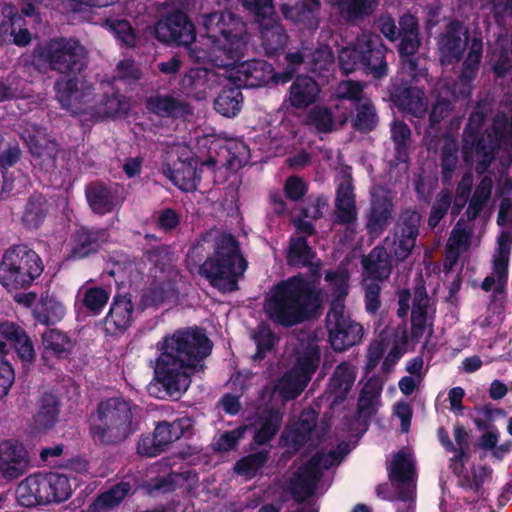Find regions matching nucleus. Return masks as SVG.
<instances>
[{
	"instance_id": "nucleus-13",
	"label": "nucleus",
	"mask_w": 512,
	"mask_h": 512,
	"mask_svg": "<svg viewBox=\"0 0 512 512\" xmlns=\"http://www.w3.org/2000/svg\"><path fill=\"white\" fill-rule=\"evenodd\" d=\"M319 363V351L315 344L297 352L296 362L292 370L283 376L273 391V397L278 395L284 400L297 397L310 381Z\"/></svg>"
},
{
	"instance_id": "nucleus-41",
	"label": "nucleus",
	"mask_w": 512,
	"mask_h": 512,
	"mask_svg": "<svg viewBox=\"0 0 512 512\" xmlns=\"http://www.w3.org/2000/svg\"><path fill=\"white\" fill-rule=\"evenodd\" d=\"M104 232L79 230L73 239L71 253L74 258H83L95 252L103 241Z\"/></svg>"
},
{
	"instance_id": "nucleus-57",
	"label": "nucleus",
	"mask_w": 512,
	"mask_h": 512,
	"mask_svg": "<svg viewBox=\"0 0 512 512\" xmlns=\"http://www.w3.org/2000/svg\"><path fill=\"white\" fill-rule=\"evenodd\" d=\"M307 121L319 132H329L335 125L330 111L325 107H315L309 113Z\"/></svg>"
},
{
	"instance_id": "nucleus-34",
	"label": "nucleus",
	"mask_w": 512,
	"mask_h": 512,
	"mask_svg": "<svg viewBox=\"0 0 512 512\" xmlns=\"http://www.w3.org/2000/svg\"><path fill=\"white\" fill-rule=\"evenodd\" d=\"M193 427V421L189 417H182L172 423L162 422L159 423L155 430L154 435L158 441V445L164 449L172 442L178 440L181 436L189 433Z\"/></svg>"
},
{
	"instance_id": "nucleus-61",
	"label": "nucleus",
	"mask_w": 512,
	"mask_h": 512,
	"mask_svg": "<svg viewBox=\"0 0 512 512\" xmlns=\"http://www.w3.org/2000/svg\"><path fill=\"white\" fill-rule=\"evenodd\" d=\"M254 340L257 346L255 359H263L265 352L270 350L275 342V337L272 335L270 329L265 325H260L257 332L254 334Z\"/></svg>"
},
{
	"instance_id": "nucleus-20",
	"label": "nucleus",
	"mask_w": 512,
	"mask_h": 512,
	"mask_svg": "<svg viewBox=\"0 0 512 512\" xmlns=\"http://www.w3.org/2000/svg\"><path fill=\"white\" fill-rule=\"evenodd\" d=\"M467 41V31L462 24L458 22L450 24L439 42L441 63L448 65L459 61L466 49Z\"/></svg>"
},
{
	"instance_id": "nucleus-63",
	"label": "nucleus",
	"mask_w": 512,
	"mask_h": 512,
	"mask_svg": "<svg viewBox=\"0 0 512 512\" xmlns=\"http://www.w3.org/2000/svg\"><path fill=\"white\" fill-rule=\"evenodd\" d=\"M333 53L328 46H321L312 55L309 62V67L312 71L325 70L333 63Z\"/></svg>"
},
{
	"instance_id": "nucleus-24",
	"label": "nucleus",
	"mask_w": 512,
	"mask_h": 512,
	"mask_svg": "<svg viewBox=\"0 0 512 512\" xmlns=\"http://www.w3.org/2000/svg\"><path fill=\"white\" fill-rule=\"evenodd\" d=\"M0 336L14 347L23 362H31L34 360L35 351L33 344L29 336L18 324L11 321L0 322Z\"/></svg>"
},
{
	"instance_id": "nucleus-4",
	"label": "nucleus",
	"mask_w": 512,
	"mask_h": 512,
	"mask_svg": "<svg viewBox=\"0 0 512 512\" xmlns=\"http://www.w3.org/2000/svg\"><path fill=\"white\" fill-rule=\"evenodd\" d=\"M321 301L313 281L301 276L275 285L266 295L264 312L273 322L292 326L308 318Z\"/></svg>"
},
{
	"instance_id": "nucleus-23",
	"label": "nucleus",
	"mask_w": 512,
	"mask_h": 512,
	"mask_svg": "<svg viewBox=\"0 0 512 512\" xmlns=\"http://www.w3.org/2000/svg\"><path fill=\"white\" fill-rule=\"evenodd\" d=\"M320 87L308 76H298L289 88L287 102L296 109H306L316 103L320 96Z\"/></svg>"
},
{
	"instance_id": "nucleus-56",
	"label": "nucleus",
	"mask_w": 512,
	"mask_h": 512,
	"mask_svg": "<svg viewBox=\"0 0 512 512\" xmlns=\"http://www.w3.org/2000/svg\"><path fill=\"white\" fill-rule=\"evenodd\" d=\"M482 54V43L476 39L471 42L468 56L464 62V69L461 75V80L464 82L471 81L478 69V64Z\"/></svg>"
},
{
	"instance_id": "nucleus-46",
	"label": "nucleus",
	"mask_w": 512,
	"mask_h": 512,
	"mask_svg": "<svg viewBox=\"0 0 512 512\" xmlns=\"http://www.w3.org/2000/svg\"><path fill=\"white\" fill-rule=\"evenodd\" d=\"M281 423V415L278 411H269L261 416L256 424L255 441L259 444L269 441L278 431Z\"/></svg>"
},
{
	"instance_id": "nucleus-49",
	"label": "nucleus",
	"mask_w": 512,
	"mask_h": 512,
	"mask_svg": "<svg viewBox=\"0 0 512 512\" xmlns=\"http://www.w3.org/2000/svg\"><path fill=\"white\" fill-rule=\"evenodd\" d=\"M373 197L375 194L373 193ZM391 215V204L390 201L384 199L379 201L374 198L372 202V210L368 221V228L371 233H378L388 224V220Z\"/></svg>"
},
{
	"instance_id": "nucleus-30",
	"label": "nucleus",
	"mask_w": 512,
	"mask_h": 512,
	"mask_svg": "<svg viewBox=\"0 0 512 512\" xmlns=\"http://www.w3.org/2000/svg\"><path fill=\"white\" fill-rule=\"evenodd\" d=\"M335 214L337 221L340 223H350L356 218L355 197L349 177H345L343 181L339 183L336 195Z\"/></svg>"
},
{
	"instance_id": "nucleus-21",
	"label": "nucleus",
	"mask_w": 512,
	"mask_h": 512,
	"mask_svg": "<svg viewBox=\"0 0 512 512\" xmlns=\"http://www.w3.org/2000/svg\"><path fill=\"white\" fill-rule=\"evenodd\" d=\"M220 75L207 68H195L189 70L181 80L183 91L197 99L203 100L209 92L219 83Z\"/></svg>"
},
{
	"instance_id": "nucleus-6",
	"label": "nucleus",
	"mask_w": 512,
	"mask_h": 512,
	"mask_svg": "<svg viewBox=\"0 0 512 512\" xmlns=\"http://www.w3.org/2000/svg\"><path fill=\"white\" fill-rule=\"evenodd\" d=\"M73 471L79 474L87 471V463L78 461L73 464L70 474L48 473L32 474L22 480L16 490V497L20 505L34 506L37 504H49L64 502L70 498L73 491V485L70 481L74 480V486L77 485V479Z\"/></svg>"
},
{
	"instance_id": "nucleus-59",
	"label": "nucleus",
	"mask_w": 512,
	"mask_h": 512,
	"mask_svg": "<svg viewBox=\"0 0 512 512\" xmlns=\"http://www.w3.org/2000/svg\"><path fill=\"white\" fill-rule=\"evenodd\" d=\"M376 123L374 108L369 100L362 101L357 106V115L354 126L363 131L371 130Z\"/></svg>"
},
{
	"instance_id": "nucleus-45",
	"label": "nucleus",
	"mask_w": 512,
	"mask_h": 512,
	"mask_svg": "<svg viewBox=\"0 0 512 512\" xmlns=\"http://www.w3.org/2000/svg\"><path fill=\"white\" fill-rule=\"evenodd\" d=\"M48 212L47 201L42 196H36L26 203L22 220L28 227L37 228L45 219Z\"/></svg>"
},
{
	"instance_id": "nucleus-16",
	"label": "nucleus",
	"mask_w": 512,
	"mask_h": 512,
	"mask_svg": "<svg viewBox=\"0 0 512 512\" xmlns=\"http://www.w3.org/2000/svg\"><path fill=\"white\" fill-rule=\"evenodd\" d=\"M85 49L75 40H53L40 50V57L61 73L80 71L84 66Z\"/></svg>"
},
{
	"instance_id": "nucleus-47",
	"label": "nucleus",
	"mask_w": 512,
	"mask_h": 512,
	"mask_svg": "<svg viewBox=\"0 0 512 512\" xmlns=\"http://www.w3.org/2000/svg\"><path fill=\"white\" fill-rule=\"evenodd\" d=\"M45 350L57 357H65L72 349V342L67 335L58 330H49L43 335Z\"/></svg>"
},
{
	"instance_id": "nucleus-5",
	"label": "nucleus",
	"mask_w": 512,
	"mask_h": 512,
	"mask_svg": "<svg viewBox=\"0 0 512 512\" xmlns=\"http://www.w3.org/2000/svg\"><path fill=\"white\" fill-rule=\"evenodd\" d=\"M104 96L96 97L86 81L79 77H63L55 84L60 105L73 114L90 113L99 118L127 114L130 101L120 96L109 83L101 85Z\"/></svg>"
},
{
	"instance_id": "nucleus-1",
	"label": "nucleus",
	"mask_w": 512,
	"mask_h": 512,
	"mask_svg": "<svg viewBox=\"0 0 512 512\" xmlns=\"http://www.w3.org/2000/svg\"><path fill=\"white\" fill-rule=\"evenodd\" d=\"M203 27L211 50L202 54L192 53L197 61H210L224 69L223 77L237 86L259 87L269 81L285 83L292 77V71L283 77L275 75L270 64L263 60L239 62L245 47L244 25L232 13H212L203 19Z\"/></svg>"
},
{
	"instance_id": "nucleus-62",
	"label": "nucleus",
	"mask_w": 512,
	"mask_h": 512,
	"mask_svg": "<svg viewBox=\"0 0 512 512\" xmlns=\"http://www.w3.org/2000/svg\"><path fill=\"white\" fill-rule=\"evenodd\" d=\"M107 25L115 36L124 44L132 46L135 44V35L129 22L125 20L108 21Z\"/></svg>"
},
{
	"instance_id": "nucleus-35",
	"label": "nucleus",
	"mask_w": 512,
	"mask_h": 512,
	"mask_svg": "<svg viewBox=\"0 0 512 512\" xmlns=\"http://www.w3.org/2000/svg\"><path fill=\"white\" fill-rule=\"evenodd\" d=\"M66 309L53 295H43L33 309L34 318L41 324H54L65 315Z\"/></svg>"
},
{
	"instance_id": "nucleus-9",
	"label": "nucleus",
	"mask_w": 512,
	"mask_h": 512,
	"mask_svg": "<svg viewBox=\"0 0 512 512\" xmlns=\"http://www.w3.org/2000/svg\"><path fill=\"white\" fill-rule=\"evenodd\" d=\"M348 278L347 271L343 269L326 273V280L336 293V299L332 302L326 319L329 341L336 351H343L357 344L363 335L362 326L351 320L344 311L343 297L347 294Z\"/></svg>"
},
{
	"instance_id": "nucleus-26",
	"label": "nucleus",
	"mask_w": 512,
	"mask_h": 512,
	"mask_svg": "<svg viewBox=\"0 0 512 512\" xmlns=\"http://www.w3.org/2000/svg\"><path fill=\"white\" fill-rule=\"evenodd\" d=\"M355 378L356 372L352 365L342 363L337 366L327 390L328 398L331 399L333 404L342 401L346 397L354 384Z\"/></svg>"
},
{
	"instance_id": "nucleus-54",
	"label": "nucleus",
	"mask_w": 512,
	"mask_h": 512,
	"mask_svg": "<svg viewBox=\"0 0 512 512\" xmlns=\"http://www.w3.org/2000/svg\"><path fill=\"white\" fill-rule=\"evenodd\" d=\"M267 461V453L259 452L239 460L235 465V472L245 478L253 477Z\"/></svg>"
},
{
	"instance_id": "nucleus-55",
	"label": "nucleus",
	"mask_w": 512,
	"mask_h": 512,
	"mask_svg": "<svg viewBox=\"0 0 512 512\" xmlns=\"http://www.w3.org/2000/svg\"><path fill=\"white\" fill-rule=\"evenodd\" d=\"M274 0H241L242 6L252 13L259 23L276 16Z\"/></svg>"
},
{
	"instance_id": "nucleus-36",
	"label": "nucleus",
	"mask_w": 512,
	"mask_h": 512,
	"mask_svg": "<svg viewBox=\"0 0 512 512\" xmlns=\"http://www.w3.org/2000/svg\"><path fill=\"white\" fill-rule=\"evenodd\" d=\"M382 382L378 378L369 379L362 388L358 410L360 417L368 418L376 413L380 405Z\"/></svg>"
},
{
	"instance_id": "nucleus-3",
	"label": "nucleus",
	"mask_w": 512,
	"mask_h": 512,
	"mask_svg": "<svg viewBox=\"0 0 512 512\" xmlns=\"http://www.w3.org/2000/svg\"><path fill=\"white\" fill-rule=\"evenodd\" d=\"M211 249L212 253L200 267V274L222 292L236 290L238 279L247 267L237 241L231 235L209 232L194 244L189 257L196 260Z\"/></svg>"
},
{
	"instance_id": "nucleus-7",
	"label": "nucleus",
	"mask_w": 512,
	"mask_h": 512,
	"mask_svg": "<svg viewBox=\"0 0 512 512\" xmlns=\"http://www.w3.org/2000/svg\"><path fill=\"white\" fill-rule=\"evenodd\" d=\"M137 429L136 407L122 397L102 401L90 418V432L102 443L121 442Z\"/></svg>"
},
{
	"instance_id": "nucleus-48",
	"label": "nucleus",
	"mask_w": 512,
	"mask_h": 512,
	"mask_svg": "<svg viewBox=\"0 0 512 512\" xmlns=\"http://www.w3.org/2000/svg\"><path fill=\"white\" fill-rule=\"evenodd\" d=\"M196 162L189 160L181 162L172 175V180L183 191H192L196 189L197 170Z\"/></svg>"
},
{
	"instance_id": "nucleus-28",
	"label": "nucleus",
	"mask_w": 512,
	"mask_h": 512,
	"mask_svg": "<svg viewBox=\"0 0 512 512\" xmlns=\"http://www.w3.org/2000/svg\"><path fill=\"white\" fill-rule=\"evenodd\" d=\"M392 96L394 103L404 112L415 117H421L427 112V100L418 88L398 89Z\"/></svg>"
},
{
	"instance_id": "nucleus-27",
	"label": "nucleus",
	"mask_w": 512,
	"mask_h": 512,
	"mask_svg": "<svg viewBox=\"0 0 512 512\" xmlns=\"http://www.w3.org/2000/svg\"><path fill=\"white\" fill-rule=\"evenodd\" d=\"M2 15L4 17L0 24V33L2 35H11L14 37V43L18 46L29 44L31 37L28 30L23 29V19L18 14L16 7L10 4L2 6Z\"/></svg>"
},
{
	"instance_id": "nucleus-64",
	"label": "nucleus",
	"mask_w": 512,
	"mask_h": 512,
	"mask_svg": "<svg viewBox=\"0 0 512 512\" xmlns=\"http://www.w3.org/2000/svg\"><path fill=\"white\" fill-rule=\"evenodd\" d=\"M451 202L450 193L447 191H442L438 194L436 201L433 205L431 215L429 217V225L431 227L437 226L439 221L445 215L449 205Z\"/></svg>"
},
{
	"instance_id": "nucleus-39",
	"label": "nucleus",
	"mask_w": 512,
	"mask_h": 512,
	"mask_svg": "<svg viewBox=\"0 0 512 512\" xmlns=\"http://www.w3.org/2000/svg\"><path fill=\"white\" fill-rule=\"evenodd\" d=\"M77 297L87 310L99 314L107 304L110 293L102 287L93 286L91 281H88L79 288Z\"/></svg>"
},
{
	"instance_id": "nucleus-32",
	"label": "nucleus",
	"mask_w": 512,
	"mask_h": 512,
	"mask_svg": "<svg viewBox=\"0 0 512 512\" xmlns=\"http://www.w3.org/2000/svg\"><path fill=\"white\" fill-rule=\"evenodd\" d=\"M320 9L319 0H301L296 6L282 5L280 10L286 19L296 23H304L308 27L317 25V14Z\"/></svg>"
},
{
	"instance_id": "nucleus-42",
	"label": "nucleus",
	"mask_w": 512,
	"mask_h": 512,
	"mask_svg": "<svg viewBox=\"0 0 512 512\" xmlns=\"http://www.w3.org/2000/svg\"><path fill=\"white\" fill-rule=\"evenodd\" d=\"M262 40L267 53H275L278 49L283 47L286 42V36L282 27L278 24L276 16L261 22Z\"/></svg>"
},
{
	"instance_id": "nucleus-40",
	"label": "nucleus",
	"mask_w": 512,
	"mask_h": 512,
	"mask_svg": "<svg viewBox=\"0 0 512 512\" xmlns=\"http://www.w3.org/2000/svg\"><path fill=\"white\" fill-rule=\"evenodd\" d=\"M336 7L340 15L348 20H356L372 13L378 0H327Z\"/></svg>"
},
{
	"instance_id": "nucleus-15",
	"label": "nucleus",
	"mask_w": 512,
	"mask_h": 512,
	"mask_svg": "<svg viewBox=\"0 0 512 512\" xmlns=\"http://www.w3.org/2000/svg\"><path fill=\"white\" fill-rule=\"evenodd\" d=\"M483 116L480 113L471 115L464 138L463 156L465 162L469 165H475L478 173H483L490 165L496 147L502 139V134L495 132L493 136L487 135V138L477 139L476 131L482 122Z\"/></svg>"
},
{
	"instance_id": "nucleus-43",
	"label": "nucleus",
	"mask_w": 512,
	"mask_h": 512,
	"mask_svg": "<svg viewBox=\"0 0 512 512\" xmlns=\"http://www.w3.org/2000/svg\"><path fill=\"white\" fill-rule=\"evenodd\" d=\"M243 102L239 88L224 89L214 102L215 110L223 116L234 117L241 110Z\"/></svg>"
},
{
	"instance_id": "nucleus-52",
	"label": "nucleus",
	"mask_w": 512,
	"mask_h": 512,
	"mask_svg": "<svg viewBox=\"0 0 512 512\" xmlns=\"http://www.w3.org/2000/svg\"><path fill=\"white\" fill-rule=\"evenodd\" d=\"M157 472H158L157 466L151 467L148 470V477L151 480V483H148L146 485L148 492H151L154 489L164 488L167 485L168 481L170 484H173V485H182V482L189 481L190 479H194L196 477L195 474H192L191 472H187L185 476L182 474L171 473L168 475V479H166L164 475L160 476L159 478H154V476L157 474Z\"/></svg>"
},
{
	"instance_id": "nucleus-51",
	"label": "nucleus",
	"mask_w": 512,
	"mask_h": 512,
	"mask_svg": "<svg viewBox=\"0 0 512 512\" xmlns=\"http://www.w3.org/2000/svg\"><path fill=\"white\" fill-rule=\"evenodd\" d=\"M58 416V405L54 396L48 395L42 399L41 406L35 415V423L39 428L53 425Z\"/></svg>"
},
{
	"instance_id": "nucleus-10",
	"label": "nucleus",
	"mask_w": 512,
	"mask_h": 512,
	"mask_svg": "<svg viewBox=\"0 0 512 512\" xmlns=\"http://www.w3.org/2000/svg\"><path fill=\"white\" fill-rule=\"evenodd\" d=\"M43 271L39 255L25 245H16L2 256L0 261V283L8 291L30 286Z\"/></svg>"
},
{
	"instance_id": "nucleus-18",
	"label": "nucleus",
	"mask_w": 512,
	"mask_h": 512,
	"mask_svg": "<svg viewBox=\"0 0 512 512\" xmlns=\"http://www.w3.org/2000/svg\"><path fill=\"white\" fill-rule=\"evenodd\" d=\"M154 34L162 43L179 46L190 45L196 37L194 25L180 11L162 17L154 27Z\"/></svg>"
},
{
	"instance_id": "nucleus-22",
	"label": "nucleus",
	"mask_w": 512,
	"mask_h": 512,
	"mask_svg": "<svg viewBox=\"0 0 512 512\" xmlns=\"http://www.w3.org/2000/svg\"><path fill=\"white\" fill-rule=\"evenodd\" d=\"M132 320L131 300L127 297H115L104 320L105 332L110 335L121 334L131 325Z\"/></svg>"
},
{
	"instance_id": "nucleus-60",
	"label": "nucleus",
	"mask_w": 512,
	"mask_h": 512,
	"mask_svg": "<svg viewBox=\"0 0 512 512\" xmlns=\"http://www.w3.org/2000/svg\"><path fill=\"white\" fill-rule=\"evenodd\" d=\"M457 143L453 139H446L443 147L442 169L445 179H450L458 162Z\"/></svg>"
},
{
	"instance_id": "nucleus-33",
	"label": "nucleus",
	"mask_w": 512,
	"mask_h": 512,
	"mask_svg": "<svg viewBox=\"0 0 512 512\" xmlns=\"http://www.w3.org/2000/svg\"><path fill=\"white\" fill-rule=\"evenodd\" d=\"M147 108L160 116L186 117L192 114L188 103L172 96H156L149 99Z\"/></svg>"
},
{
	"instance_id": "nucleus-14",
	"label": "nucleus",
	"mask_w": 512,
	"mask_h": 512,
	"mask_svg": "<svg viewBox=\"0 0 512 512\" xmlns=\"http://www.w3.org/2000/svg\"><path fill=\"white\" fill-rule=\"evenodd\" d=\"M348 453V445L341 443L337 450L313 457L304 467L299 468L291 480V489L298 500L311 496L323 469L338 465Z\"/></svg>"
},
{
	"instance_id": "nucleus-31",
	"label": "nucleus",
	"mask_w": 512,
	"mask_h": 512,
	"mask_svg": "<svg viewBox=\"0 0 512 512\" xmlns=\"http://www.w3.org/2000/svg\"><path fill=\"white\" fill-rule=\"evenodd\" d=\"M429 300L423 288H418L415 292L414 304L412 308V336L416 340L421 338L430 327V307Z\"/></svg>"
},
{
	"instance_id": "nucleus-44",
	"label": "nucleus",
	"mask_w": 512,
	"mask_h": 512,
	"mask_svg": "<svg viewBox=\"0 0 512 512\" xmlns=\"http://www.w3.org/2000/svg\"><path fill=\"white\" fill-rule=\"evenodd\" d=\"M492 187L493 182L490 177H484L478 184L467 208V215L470 219L476 218L487 205L491 196Z\"/></svg>"
},
{
	"instance_id": "nucleus-11",
	"label": "nucleus",
	"mask_w": 512,
	"mask_h": 512,
	"mask_svg": "<svg viewBox=\"0 0 512 512\" xmlns=\"http://www.w3.org/2000/svg\"><path fill=\"white\" fill-rule=\"evenodd\" d=\"M385 53L386 48L378 35L364 33L339 52V64L345 73L364 67L374 78H381L387 72Z\"/></svg>"
},
{
	"instance_id": "nucleus-8",
	"label": "nucleus",
	"mask_w": 512,
	"mask_h": 512,
	"mask_svg": "<svg viewBox=\"0 0 512 512\" xmlns=\"http://www.w3.org/2000/svg\"><path fill=\"white\" fill-rule=\"evenodd\" d=\"M420 216L416 212H409L398 227L393 238L385 240L384 247L375 248L363 259L366 273L378 280L387 278L391 272L390 258L403 260L411 253L418 233Z\"/></svg>"
},
{
	"instance_id": "nucleus-29",
	"label": "nucleus",
	"mask_w": 512,
	"mask_h": 512,
	"mask_svg": "<svg viewBox=\"0 0 512 512\" xmlns=\"http://www.w3.org/2000/svg\"><path fill=\"white\" fill-rule=\"evenodd\" d=\"M87 199L90 207L99 214H105L122 203L117 189L108 188L103 185H92L87 190Z\"/></svg>"
},
{
	"instance_id": "nucleus-37",
	"label": "nucleus",
	"mask_w": 512,
	"mask_h": 512,
	"mask_svg": "<svg viewBox=\"0 0 512 512\" xmlns=\"http://www.w3.org/2000/svg\"><path fill=\"white\" fill-rule=\"evenodd\" d=\"M473 243L470 223L459 221L452 230L447 243L448 259L455 262L459 254L466 251Z\"/></svg>"
},
{
	"instance_id": "nucleus-12",
	"label": "nucleus",
	"mask_w": 512,
	"mask_h": 512,
	"mask_svg": "<svg viewBox=\"0 0 512 512\" xmlns=\"http://www.w3.org/2000/svg\"><path fill=\"white\" fill-rule=\"evenodd\" d=\"M497 223L501 227V232L497 239L493 271L484 279L482 289L503 292L508 279V263L512 244V200L509 197L502 199Z\"/></svg>"
},
{
	"instance_id": "nucleus-17",
	"label": "nucleus",
	"mask_w": 512,
	"mask_h": 512,
	"mask_svg": "<svg viewBox=\"0 0 512 512\" xmlns=\"http://www.w3.org/2000/svg\"><path fill=\"white\" fill-rule=\"evenodd\" d=\"M389 475L393 482L406 486V492L398 503V512H413L415 463L409 449H402L393 455Z\"/></svg>"
},
{
	"instance_id": "nucleus-19",
	"label": "nucleus",
	"mask_w": 512,
	"mask_h": 512,
	"mask_svg": "<svg viewBox=\"0 0 512 512\" xmlns=\"http://www.w3.org/2000/svg\"><path fill=\"white\" fill-rule=\"evenodd\" d=\"M29 455L25 447L15 440L0 443V473L7 479L21 476L29 467Z\"/></svg>"
},
{
	"instance_id": "nucleus-58",
	"label": "nucleus",
	"mask_w": 512,
	"mask_h": 512,
	"mask_svg": "<svg viewBox=\"0 0 512 512\" xmlns=\"http://www.w3.org/2000/svg\"><path fill=\"white\" fill-rule=\"evenodd\" d=\"M227 149L231 155L228 159V165L231 169H239L248 163L250 151L244 142L232 141L228 144Z\"/></svg>"
},
{
	"instance_id": "nucleus-38",
	"label": "nucleus",
	"mask_w": 512,
	"mask_h": 512,
	"mask_svg": "<svg viewBox=\"0 0 512 512\" xmlns=\"http://www.w3.org/2000/svg\"><path fill=\"white\" fill-rule=\"evenodd\" d=\"M128 482H120L102 493L89 507L90 512H109L131 492Z\"/></svg>"
},
{
	"instance_id": "nucleus-25",
	"label": "nucleus",
	"mask_w": 512,
	"mask_h": 512,
	"mask_svg": "<svg viewBox=\"0 0 512 512\" xmlns=\"http://www.w3.org/2000/svg\"><path fill=\"white\" fill-rule=\"evenodd\" d=\"M316 423V414L313 410L304 411L299 421L290 425L282 435V443L292 449H298L309 439Z\"/></svg>"
},
{
	"instance_id": "nucleus-53",
	"label": "nucleus",
	"mask_w": 512,
	"mask_h": 512,
	"mask_svg": "<svg viewBox=\"0 0 512 512\" xmlns=\"http://www.w3.org/2000/svg\"><path fill=\"white\" fill-rule=\"evenodd\" d=\"M314 255L308 247L305 239H293L289 248L288 261L291 265H309L312 264Z\"/></svg>"
},
{
	"instance_id": "nucleus-2",
	"label": "nucleus",
	"mask_w": 512,
	"mask_h": 512,
	"mask_svg": "<svg viewBox=\"0 0 512 512\" xmlns=\"http://www.w3.org/2000/svg\"><path fill=\"white\" fill-rule=\"evenodd\" d=\"M158 350L155 382L165 395L177 399L189 388L192 374L203 371L202 362L211 353L212 343L202 331L188 329L164 338Z\"/></svg>"
},
{
	"instance_id": "nucleus-50",
	"label": "nucleus",
	"mask_w": 512,
	"mask_h": 512,
	"mask_svg": "<svg viewBox=\"0 0 512 512\" xmlns=\"http://www.w3.org/2000/svg\"><path fill=\"white\" fill-rule=\"evenodd\" d=\"M401 43L399 52L402 58V65L413 77L417 75L416 61L412 55L416 52L419 46L418 34L401 36Z\"/></svg>"
}]
</instances>
